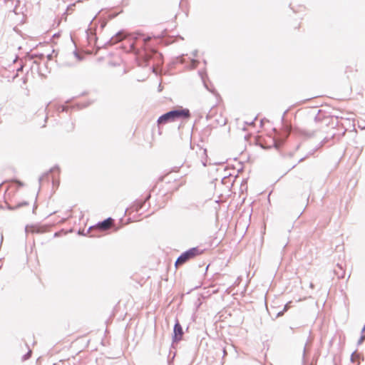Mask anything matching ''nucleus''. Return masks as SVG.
I'll list each match as a JSON object with an SVG mask.
<instances>
[{
	"label": "nucleus",
	"instance_id": "19",
	"mask_svg": "<svg viewBox=\"0 0 365 365\" xmlns=\"http://www.w3.org/2000/svg\"><path fill=\"white\" fill-rule=\"evenodd\" d=\"M31 350H29V351L23 356V360H27L31 357Z\"/></svg>",
	"mask_w": 365,
	"mask_h": 365
},
{
	"label": "nucleus",
	"instance_id": "21",
	"mask_svg": "<svg viewBox=\"0 0 365 365\" xmlns=\"http://www.w3.org/2000/svg\"><path fill=\"white\" fill-rule=\"evenodd\" d=\"M35 57H38L40 59H42L44 58V54L43 53H35V54H32L31 55V58H34Z\"/></svg>",
	"mask_w": 365,
	"mask_h": 365
},
{
	"label": "nucleus",
	"instance_id": "3",
	"mask_svg": "<svg viewBox=\"0 0 365 365\" xmlns=\"http://www.w3.org/2000/svg\"><path fill=\"white\" fill-rule=\"evenodd\" d=\"M204 252L203 250H200L198 247H194L182 252L177 258L175 265L178 267L182 265L190 259L202 255Z\"/></svg>",
	"mask_w": 365,
	"mask_h": 365
},
{
	"label": "nucleus",
	"instance_id": "30",
	"mask_svg": "<svg viewBox=\"0 0 365 365\" xmlns=\"http://www.w3.org/2000/svg\"><path fill=\"white\" fill-rule=\"evenodd\" d=\"M210 118H211V115H210V113H208V114L206 115V119H207V120H209V119H210Z\"/></svg>",
	"mask_w": 365,
	"mask_h": 365
},
{
	"label": "nucleus",
	"instance_id": "26",
	"mask_svg": "<svg viewBox=\"0 0 365 365\" xmlns=\"http://www.w3.org/2000/svg\"><path fill=\"white\" fill-rule=\"evenodd\" d=\"M305 352H306V348L304 347V350H303V363L304 364L305 363V361H304Z\"/></svg>",
	"mask_w": 365,
	"mask_h": 365
},
{
	"label": "nucleus",
	"instance_id": "4",
	"mask_svg": "<svg viewBox=\"0 0 365 365\" xmlns=\"http://www.w3.org/2000/svg\"><path fill=\"white\" fill-rule=\"evenodd\" d=\"M289 110H286L281 118V121L282 123L283 129L287 133V135H289L291 132H295L299 135H304L307 138H312L315 135V133L317 132L316 130H306L304 129H302L297 126L294 127V128L291 125L287 124L284 123L285 120V115L288 113Z\"/></svg>",
	"mask_w": 365,
	"mask_h": 365
},
{
	"label": "nucleus",
	"instance_id": "29",
	"mask_svg": "<svg viewBox=\"0 0 365 365\" xmlns=\"http://www.w3.org/2000/svg\"><path fill=\"white\" fill-rule=\"evenodd\" d=\"M158 91L160 92L162 91V86H161V83L159 84L158 86Z\"/></svg>",
	"mask_w": 365,
	"mask_h": 365
},
{
	"label": "nucleus",
	"instance_id": "13",
	"mask_svg": "<svg viewBox=\"0 0 365 365\" xmlns=\"http://www.w3.org/2000/svg\"><path fill=\"white\" fill-rule=\"evenodd\" d=\"M198 73H199V75L200 76V78H201V79H202V83H203V85H204L205 88L207 91H210V92H212V93H213V91L209 88V87H208V86H207V83H206V81H205V78H207V74H206V73H203L202 71H198Z\"/></svg>",
	"mask_w": 365,
	"mask_h": 365
},
{
	"label": "nucleus",
	"instance_id": "27",
	"mask_svg": "<svg viewBox=\"0 0 365 365\" xmlns=\"http://www.w3.org/2000/svg\"><path fill=\"white\" fill-rule=\"evenodd\" d=\"M46 57H47L48 60H51L53 58L52 53L48 54L46 56Z\"/></svg>",
	"mask_w": 365,
	"mask_h": 365
},
{
	"label": "nucleus",
	"instance_id": "8",
	"mask_svg": "<svg viewBox=\"0 0 365 365\" xmlns=\"http://www.w3.org/2000/svg\"><path fill=\"white\" fill-rule=\"evenodd\" d=\"M185 209L189 211H193L196 216H200L202 214V210L199 205L197 204L192 203L190 204L185 207Z\"/></svg>",
	"mask_w": 365,
	"mask_h": 365
},
{
	"label": "nucleus",
	"instance_id": "18",
	"mask_svg": "<svg viewBox=\"0 0 365 365\" xmlns=\"http://www.w3.org/2000/svg\"><path fill=\"white\" fill-rule=\"evenodd\" d=\"M73 54L78 61L83 60V56H81L77 51H74Z\"/></svg>",
	"mask_w": 365,
	"mask_h": 365
},
{
	"label": "nucleus",
	"instance_id": "41",
	"mask_svg": "<svg viewBox=\"0 0 365 365\" xmlns=\"http://www.w3.org/2000/svg\"><path fill=\"white\" fill-rule=\"evenodd\" d=\"M36 206H34V208H33V212H34V210L36 209Z\"/></svg>",
	"mask_w": 365,
	"mask_h": 365
},
{
	"label": "nucleus",
	"instance_id": "17",
	"mask_svg": "<svg viewBox=\"0 0 365 365\" xmlns=\"http://www.w3.org/2000/svg\"><path fill=\"white\" fill-rule=\"evenodd\" d=\"M359 357V354L354 351L351 355V361L354 362L355 359Z\"/></svg>",
	"mask_w": 365,
	"mask_h": 365
},
{
	"label": "nucleus",
	"instance_id": "11",
	"mask_svg": "<svg viewBox=\"0 0 365 365\" xmlns=\"http://www.w3.org/2000/svg\"><path fill=\"white\" fill-rule=\"evenodd\" d=\"M58 171L59 172L60 171V168L58 167V165H56L55 166H53V168H51L48 171H47L46 173H43L39 178H38V182L39 183L41 184V181L43 180V179L46 177H48L49 173L53 172V171Z\"/></svg>",
	"mask_w": 365,
	"mask_h": 365
},
{
	"label": "nucleus",
	"instance_id": "32",
	"mask_svg": "<svg viewBox=\"0 0 365 365\" xmlns=\"http://www.w3.org/2000/svg\"><path fill=\"white\" fill-rule=\"evenodd\" d=\"M227 178V177H224L222 178L221 181H222V183H224V181Z\"/></svg>",
	"mask_w": 365,
	"mask_h": 365
},
{
	"label": "nucleus",
	"instance_id": "28",
	"mask_svg": "<svg viewBox=\"0 0 365 365\" xmlns=\"http://www.w3.org/2000/svg\"><path fill=\"white\" fill-rule=\"evenodd\" d=\"M192 54L193 56H197V50L193 51Z\"/></svg>",
	"mask_w": 365,
	"mask_h": 365
},
{
	"label": "nucleus",
	"instance_id": "42",
	"mask_svg": "<svg viewBox=\"0 0 365 365\" xmlns=\"http://www.w3.org/2000/svg\"><path fill=\"white\" fill-rule=\"evenodd\" d=\"M192 61L193 63L197 62L195 59H193Z\"/></svg>",
	"mask_w": 365,
	"mask_h": 365
},
{
	"label": "nucleus",
	"instance_id": "33",
	"mask_svg": "<svg viewBox=\"0 0 365 365\" xmlns=\"http://www.w3.org/2000/svg\"><path fill=\"white\" fill-rule=\"evenodd\" d=\"M365 331V324L364 325L362 329H361V334Z\"/></svg>",
	"mask_w": 365,
	"mask_h": 365
},
{
	"label": "nucleus",
	"instance_id": "22",
	"mask_svg": "<svg viewBox=\"0 0 365 365\" xmlns=\"http://www.w3.org/2000/svg\"><path fill=\"white\" fill-rule=\"evenodd\" d=\"M365 339V336L361 334L359 339L357 341V345L359 346L363 343L364 339Z\"/></svg>",
	"mask_w": 365,
	"mask_h": 365
},
{
	"label": "nucleus",
	"instance_id": "20",
	"mask_svg": "<svg viewBox=\"0 0 365 365\" xmlns=\"http://www.w3.org/2000/svg\"><path fill=\"white\" fill-rule=\"evenodd\" d=\"M68 109H69L68 106H61L59 108V112H67Z\"/></svg>",
	"mask_w": 365,
	"mask_h": 365
},
{
	"label": "nucleus",
	"instance_id": "12",
	"mask_svg": "<svg viewBox=\"0 0 365 365\" xmlns=\"http://www.w3.org/2000/svg\"><path fill=\"white\" fill-rule=\"evenodd\" d=\"M29 202L27 201H22L21 202L17 203L15 206H11L9 204L6 203L7 209L9 210H14L16 209L20 208L23 206L28 205Z\"/></svg>",
	"mask_w": 365,
	"mask_h": 365
},
{
	"label": "nucleus",
	"instance_id": "37",
	"mask_svg": "<svg viewBox=\"0 0 365 365\" xmlns=\"http://www.w3.org/2000/svg\"><path fill=\"white\" fill-rule=\"evenodd\" d=\"M309 287H310L311 288H313V287H314V284H313V283H310Z\"/></svg>",
	"mask_w": 365,
	"mask_h": 365
},
{
	"label": "nucleus",
	"instance_id": "2",
	"mask_svg": "<svg viewBox=\"0 0 365 365\" xmlns=\"http://www.w3.org/2000/svg\"><path fill=\"white\" fill-rule=\"evenodd\" d=\"M190 116L191 114L189 109L179 107L161 115L158 118L157 123L158 126H160L179 119H189Z\"/></svg>",
	"mask_w": 365,
	"mask_h": 365
},
{
	"label": "nucleus",
	"instance_id": "31",
	"mask_svg": "<svg viewBox=\"0 0 365 365\" xmlns=\"http://www.w3.org/2000/svg\"><path fill=\"white\" fill-rule=\"evenodd\" d=\"M90 104H91V102L87 103L86 105L83 106L82 108H85V107L89 106Z\"/></svg>",
	"mask_w": 365,
	"mask_h": 365
},
{
	"label": "nucleus",
	"instance_id": "7",
	"mask_svg": "<svg viewBox=\"0 0 365 365\" xmlns=\"http://www.w3.org/2000/svg\"><path fill=\"white\" fill-rule=\"evenodd\" d=\"M150 197V195L146 196L143 200H136L133 202L130 209L136 212H140L142 210H144L146 207V202Z\"/></svg>",
	"mask_w": 365,
	"mask_h": 365
},
{
	"label": "nucleus",
	"instance_id": "6",
	"mask_svg": "<svg viewBox=\"0 0 365 365\" xmlns=\"http://www.w3.org/2000/svg\"><path fill=\"white\" fill-rule=\"evenodd\" d=\"M113 221H114V220L112 217H109L101 222H98L93 227H89V229L88 230V232H89L90 230L92 229L98 230L100 231L106 230L107 229H108L110 227V225Z\"/></svg>",
	"mask_w": 365,
	"mask_h": 365
},
{
	"label": "nucleus",
	"instance_id": "9",
	"mask_svg": "<svg viewBox=\"0 0 365 365\" xmlns=\"http://www.w3.org/2000/svg\"><path fill=\"white\" fill-rule=\"evenodd\" d=\"M123 38V34L121 31H119L115 34V36H112L109 41H108L105 45H113L115 44L117 41H120Z\"/></svg>",
	"mask_w": 365,
	"mask_h": 365
},
{
	"label": "nucleus",
	"instance_id": "34",
	"mask_svg": "<svg viewBox=\"0 0 365 365\" xmlns=\"http://www.w3.org/2000/svg\"><path fill=\"white\" fill-rule=\"evenodd\" d=\"M306 157H304V158H302L301 159H299V160L298 161V163H301L302 162L304 159H305Z\"/></svg>",
	"mask_w": 365,
	"mask_h": 365
},
{
	"label": "nucleus",
	"instance_id": "40",
	"mask_svg": "<svg viewBox=\"0 0 365 365\" xmlns=\"http://www.w3.org/2000/svg\"><path fill=\"white\" fill-rule=\"evenodd\" d=\"M296 165H292V168H291L289 170H290L291 169H293Z\"/></svg>",
	"mask_w": 365,
	"mask_h": 365
},
{
	"label": "nucleus",
	"instance_id": "1",
	"mask_svg": "<svg viewBox=\"0 0 365 365\" xmlns=\"http://www.w3.org/2000/svg\"><path fill=\"white\" fill-rule=\"evenodd\" d=\"M133 42L130 43V49L134 53L137 58L142 62L139 63L140 66H147L150 60L154 61L152 70L155 71V66H160L163 63V54L150 47L148 43L152 39V36H147L140 32H135L130 34Z\"/></svg>",
	"mask_w": 365,
	"mask_h": 365
},
{
	"label": "nucleus",
	"instance_id": "35",
	"mask_svg": "<svg viewBox=\"0 0 365 365\" xmlns=\"http://www.w3.org/2000/svg\"><path fill=\"white\" fill-rule=\"evenodd\" d=\"M274 146L276 148H279L280 146V145H277V142H274Z\"/></svg>",
	"mask_w": 365,
	"mask_h": 365
},
{
	"label": "nucleus",
	"instance_id": "39",
	"mask_svg": "<svg viewBox=\"0 0 365 365\" xmlns=\"http://www.w3.org/2000/svg\"><path fill=\"white\" fill-rule=\"evenodd\" d=\"M256 119H257V117H255L254 120L252 122H251L250 124H252Z\"/></svg>",
	"mask_w": 365,
	"mask_h": 365
},
{
	"label": "nucleus",
	"instance_id": "16",
	"mask_svg": "<svg viewBox=\"0 0 365 365\" xmlns=\"http://www.w3.org/2000/svg\"><path fill=\"white\" fill-rule=\"evenodd\" d=\"M307 120H310L311 121L314 120V122H318L319 120H321L320 118L319 117L318 114L314 115V117L312 116H307Z\"/></svg>",
	"mask_w": 365,
	"mask_h": 365
},
{
	"label": "nucleus",
	"instance_id": "5",
	"mask_svg": "<svg viewBox=\"0 0 365 365\" xmlns=\"http://www.w3.org/2000/svg\"><path fill=\"white\" fill-rule=\"evenodd\" d=\"M184 331L178 319H175V322L173 327V331L172 336L173 343L179 342L183 336Z\"/></svg>",
	"mask_w": 365,
	"mask_h": 365
},
{
	"label": "nucleus",
	"instance_id": "23",
	"mask_svg": "<svg viewBox=\"0 0 365 365\" xmlns=\"http://www.w3.org/2000/svg\"><path fill=\"white\" fill-rule=\"evenodd\" d=\"M328 142V138H324L319 143V145L318 148H320L322 146H323L326 143Z\"/></svg>",
	"mask_w": 365,
	"mask_h": 365
},
{
	"label": "nucleus",
	"instance_id": "24",
	"mask_svg": "<svg viewBox=\"0 0 365 365\" xmlns=\"http://www.w3.org/2000/svg\"><path fill=\"white\" fill-rule=\"evenodd\" d=\"M182 58H183V56H178L177 57V61H179L180 63H183Z\"/></svg>",
	"mask_w": 365,
	"mask_h": 365
},
{
	"label": "nucleus",
	"instance_id": "15",
	"mask_svg": "<svg viewBox=\"0 0 365 365\" xmlns=\"http://www.w3.org/2000/svg\"><path fill=\"white\" fill-rule=\"evenodd\" d=\"M215 121L220 126L225 125L227 123V120L222 117H220V119H216Z\"/></svg>",
	"mask_w": 365,
	"mask_h": 365
},
{
	"label": "nucleus",
	"instance_id": "36",
	"mask_svg": "<svg viewBox=\"0 0 365 365\" xmlns=\"http://www.w3.org/2000/svg\"><path fill=\"white\" fill-rule=\"evenodd\" d=\"M289 7L294 12H296L295 10L292 7V4H289Z\"/></svg>",
	"mask_w": 365,
	"mask_h": 365
},
{
	"label": "nucleus",
	"instance_id": "10",
	"mask_svg": "<svg viewBox=\"0 0 365 365\" xmlns=\"http://www.w3.org/2000/svg\"><path fill=\"white\" fill-rule=\"evenodd\" d=\"M334 272L339 279H342L345 276V270L343 269L341 264L339 263L336 264V268L334 269Z\"/></svg>",
	"mask_w": 365,
	"mask_h": 365
},
{
	"label": "nucleus",
	"instance_id": "14",
	"mask_svg": "<svg viewBox=\"0 0 365 365\" xmlns=\"http://www.w3.org/2000/svg\"><path fill=\"white\" fill-rule=\"evenodd\" d=\"M289 303H290V302H288V303H287V304L284 305V309H283L282 311L279 312L277 314L276 317H279L282 316V315H283V314H284V312L288 310V309L289 308Z\"/></svg>",
	"mask_w": 365,
	"mask_h": 365
},
{
	"label": "nucleus",
	"instance_id": "38",
	"mask_svg": "<svg viewBox=\"0 0 365 365\" xmlns=\"http://www.w3.org/2000/svg\"><path fill=\"white\" fill-rule=\"evenodd\" d=\"M182 1H184V0H181L179 3V6H180L181 4L182 3Z\"/></svg>",
	"mask_w": 365,
	"mask_h": 365
},
{
	"label": "nucleus",
	"instance_id": "25",
	"mask_svg": "<svg viewBox=\"0 0 365 365\" xmlns=\"http://www.w3.org/2000/svg\"><path fill=\"white\" fill-rule=\"evenodd\" d=\"M222 353H223V356H223V357H225V356L227 354V351H226L225 348H224V347H223V348L222 349Z\"/></svg>",
	"mask_w": 365,
	"mask_h": 365
}]
</instances>
